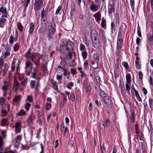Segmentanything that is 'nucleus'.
I'll use <instances>...</instances> for the list:
<instances>
[{
  "instance_id": "1",
  "label": "nucleus",
  "mask_w": 153,
  "mask_h": 153,
  "mask_svg": "<svg viewBox=\"0 0 153 153\" xmlns=\"http://www.w3.org/2000/svg\"><path fill=\"white\" fill-rule=\"evenodd\" d=\"M56 30L55 24L53 23H49L46 31L48 40L51 41L53 39Z\"/></svg>"
},
{
  "instance_id": "2",
  "label": "nucleus",
  "mask_w": 153,
  "mask_h": 153,
  "mask_svg": "<svg viewBox=\"0 0 153 153\" xmlns=\"http://www.w3.org/2000/svg\"><path fill=\"white\" fill-rule=\"evenodd\" d=\"M100 96L102 98L105 103L109 104L111 102V100L105 92L101 90L100 91Z\"/></svg>"
},
{
  "instance_id": "3",
  "label": "nucleus",
  "mask_w": 153,
  "mask_h": 153,
  "mask_svg": "<svg viewBox=\"0 0 153 153\" xmlns=\"http://www.w3.org/2000/svg\"><path fill=\"white\" fill-rule=\"evenodd\" d=\"M44 0H35L34 9L35 11H38L42 6Z\"/></svg>"
},
{
  "instance_id": "4",
  "label": "nucleus",
  "mask_w": 153,
  "mask_h": 153,
  "mask_svg": "<svg viewBox=\"0 0 153 153\" xmlns=\"http://www.w3.org/2000/svg\"><path fill=\"white\" fill-rule=\"evenodd\" d=\"M89 1H91L92 3L90 6V8L91 11L93 12L97 11L99 8L98 5L97 4H95L94 1H91L90 0H89Z\"/></svg>"
},
{
  "instance_id": "5",
  "label": "nucleus",
  "mask_w": 153,
  "mask_h": 153,
  "mask_svg": "<svg viewBox=\"0 0 153 153\" xmlns=\"http://www.w3.org/2000/svg\"><path fill=\"white\" fill-rule=\"evenodd\" d=\"M126 28V26L123 23H122L120 27L118 34L119 36H120L121 35H122V32L123 31L125 32Z\"/></svg>"
},
{
  "instance_id": "6",
  "label": "nucleus",
  "mask_w": 153,
  "mask_h": 153,
  "mask_svg": "<svg viewBox=\"0 0 153 153\" xmlns=\"http://www.w3.org/2000/svg\"><path fill=\"white\" fill-rule=\"evenodd\" d=\"M0 12L2 14L1 16L5 17L6 18H7V12L6 7L2 6L0 8Z\"/></svg>"
},
{
  "instance_id": "7",
  "label": "nucleus",
  "mask_w": 153,
  "mask_h": 153,
  "mask_svg": "<svg viewBox=\"0 0 153 153\" xmlns=\"http://www.w3.org/2000/svg\"><path fill=\"white\" fill-rule=\"evenodd\" d=\"M115 4L113 3L112 4H110L108 5L109 10L108 13L109 14H111L112 12H114L115 11Z\"/></svg>"
},
{
  "instance_id": "8",
  "label": "nucleus",
  "mask_w": 153,
  "mask_h": 153,
  "mask_svg": "<svg viewBox=\"0 0 153 153\" xmlns=\"http://www.w3.org/2000/svg\"><path fill=\"white\" fill-rule=\"evenodd\" d=\"M5 17L1 16L0 18V27L3 28L7 22Z\"/></svg>"
},
{
  "instance_id": "9",
  "label": "nucleus",
  "mask_w": 153,
  "mask_h": 153,
  "mask_svg": "<svg viewBox=\"0 0 153 153\" xmlns=\"http://www.w3.org/2000/svg\"><path fill=\"white\" fill-rule=\"evenodd\" d=\"M93 46L96 49H99L101 47L99 40L92 42Z\"/></svg>"
},
{
  "instance_id": "10",
  "label": "nucleus",
  "mask_w": 153,
  "mask_h": 153,
  "mask_svg": "<svg viewBox=\"0 0 153 153\" xmlns=\"http://www.w3.org/2000/svg\"><path fill=\"white\" fill-rule=\"evenodd\" d=\"M21 123L20 122H17L15 125V127L16 130L15 131L17 133L20 132L21 131Z\"/></svg>"
},
{
  "instance_id": "11",
  "label": "nucleus",
  "mask_w": 153,
  "mask_h": 153,
  "mask_svg": "<svg viewBox=\"0 0 153 153\" xmlns=\"http://www.w3.org/2000/svg\"><path fill=\"white\" fill-rule=\"evenodd\" d=\"M21 96L19 95L15 96L14 98L13 99V102L16 103L19 102L21 101Z\"/></svg>"
},
{
  "instance_id": "12",
  "label": "nucleus",
  "mask_w": 153,
  "mask_h": 153,
  "mask_svg": "<svg viewBox=\"0 0 153 153\" xmlns=\"http://www.w3.org/2000/svg\"><path fill=\"white\" fill-rule=\"evenodd\" d=\"M91 39H93L95 37H98L97 32L95 30H93L91 31Z\"/></svg>"
},
{
  "instance_id": "13",
  "label": "nucleus",
  "mask_w": 153,
  "mask_h": 153,
  "mask_svg": "<svg viewBox=\"0 0 153 153\" xmlns=\"http://www.w3.org/2000/svg\"><path fill=\"white\" fill-rule=\"evenodd\" d=\"M7 48V50L4 52V57L5 58H6L7 57L10 55V48L9 47H6Z\"/></svg>"
},
{
  "instance_id": "14",
  "label": "nucleus",
  "mask_w": 153,
  "mask_h": 153,
  "mask_svg": "<svg viewBox=\"0 0 153 153\" xmlns=\"http://www.w3.org/2000/svg\"><path fill=\"white\" fill-rule=\"evenodd\" d=\"M25 69H27V68L30 67L32 68L33 67V64L29 60L25 62Z\"/></svg>"
},
{
  "instance_id": "15",
  "label": "nucleus",
  "mask_w": 153,
  "mask_h": 153,
  "mask_svg": "<svg viewBox=\"0 0 153 153\" xmlns=\"http://www.w3.org/2000/svg\"><path fill=\"white\" fill-rule=\"evenodd\" d=\"M71 11L70 12L71 16H72L73 14L74 13L75 10V5L74 3L71 4Z\"/></svg>"
},
{
  "instance_id": "16",
  "label": "nucleus",
  "mask_w": 153,
  "mask_h": 153,
  "mask_svg": "<svg viewBox=\"0 0 153 153\" xmlns=\"http://www.w3.org/2000/svg\"><path fill=\"white\" fill-rule=\"evenodd\" d=\"M35 54V53H32L30 55H29L28 56H26V57L30 58L31 61L32 62H34V59L36 58Z\"/></svg>"
},
{
  "instance_id": "17",
  "label": "nucleus",
  "mask_w": 153,
  "mask_h": 153,
  "mask_svg": "<svg viewBox=\"0 0 153 153\" xmlns=\"http://www.w3.org/2000/svg\"><path fill=\"white\" fill-rule=\"evenodd\" d=\"M35 25L33 23H31L30 25V29L29 31L30 34H32L34 30Z\"/></svg>"
},
{
  "instance_id": "18",
  "label": "nucleus",
  "mask_w": 153,
  "mask_h": 153,
  "mask_svg": "<svg viewBox=\"0 0 153 153\" xmlns=\"http://www.w3.org/2000/svg\"><path fill=\"white\" fill-rule=\"evenodd\" d=\"M4 69L3 70V75L6 74L8 69L9 67L7 64L6 63L4 64Z\"/></svg>"
},
{
  "instance_id": "19",
  "label": "nucleus",
  "mask_w": 153,
  "mask_h": 153,
  "mask_svg": "<svg viewBox=\"0 0 153 153\" xmlns=\"http://www.w3.org/2000/svg\"><path fill=\"white\" fill-rule=\"evenodd\" d=\"M19 87V83L18 82H16L13 85V89L15 92H17Z\"/></svg>"
},
{
  "instance_id": "20",
  "label": "nucleus",
  "mask_w": 153,
  "mask_h": 153,
  "mask_svg": "<svg viewBox=\"0 0 153 153\" xmlns=\"http://www.w3.org/2000/svg\"><path fill=\"white\" fill-rule=\"evenodd\" d=\"M94 60L97 62L98 63L99 61V57L97 54H94L93 56Z\"/></svg>"
},
{
  "instance_id": "21",
  "label": "nucleus",
  "mask_w": 153,
  "mask_h": 153,
  "mask_svg": "<svg viewBox=\"0 0 153 153\" xmlns=\"http://www.w3.org/2000/svg\"><path fill=\"white\" fill-rule=\"evenodd\" d=\"M4 84V85L2 88V89L4 92H6L7 91L8 88V83L7 82L5 81Z\"/></svg>"
},
{
  "instance_id": "22",
  "label": "nucleus",
  "mask_w": 153,
  "mask_h": 153,
  "mask_svg": "<svg viewBox=\"0 0 153 153\" xmlns=\"http://www.w3.org/2000/svg\"><path fill=\"white\" fill-rule=\"evenodd\" d=\"M30 0H26L25 2L24 3V8L23 10V11L25 12L26 10V8L27 7L28 4L30 3Z\"/></svg>"
},
{
  "instance_id": "23",
  "label": "nucleus",
  "mask_w": 153,
  "mask_h": 153,
  "mask_svg": "<svg viewBox=\"0 0 153 153\" xmlns=\"http://www.w3.org/2000/svg\"><path fill=\"white\" fill-rule=\"evenodd\" d=\"M25 114V112L23 110H21L19 112L17 113L16 114L17 116H23Z\"/></svg>"
},
{
  "instance_id": "24",
  "label": "nucleus",
  "mask_w": 153,
  "mask_h": 153,
  "mask_svg": "<svg viewBox=\"0 0 153 153\" xmlns=\"http://www.w3.org/2000/svg\"><path fill=\"white\" fill-rule=\"evenodd\" d=\"M47 12L44 10V9H43L41 13V17L42 19L45 18L46 17Z\"/></svg>"
},
{
  "instance_id": "25",
  "label": "nucleus",
  "mask_w": 153,
  "mask_h": 153,
  "mask_svg": "<svg viewBox=\"0 0 153 153\" xmlns=\"http://www.w3.org/2000/svg\"><path fill=\"white\" fill-rule=\"evenodd\" d=\"M149 106L152 110H153V99L150 98L149 100Z\"/></svg>"
},
{
  "instance_id": "26",
  "label": "nucleus",
  "mask_w": 153,
  "mask_h": 153,
  "mask_svg": "<svg viewBox=\"0 0 153 153\" xmlns=\"http://www.w3.org/2000/svg\"><path fill=\"white\" fill-rule=\"evenodd\" d=\"M94 16L97 22H99L101 20L100 15H99L98 13H96Z\"/></svg>"
},
{
  "instance_id": "27",
  "label": "nucleus",
  "mask_w": 153,
  "mask_h": 153,
  "mask_svg": "<svg viewBox=\"0 0 153 153\" xmlns=\"http://www.w3.org/2000/svg\"><path fill=\"white\" fill-rule=\"evenodd\" d=\"M148 39L149 41H151L153 40V32L150 33L148 36Z\"/></svg>"
},
{
  "instance_id": "28",
  "label": "nucleus",
  "mask_w": 153,
  "mask_h": 153,
  "mask_svg": "<svg viewBox=\"0 0 153 153\" xmlns=\"http://www.w3.org/2000/svg\"><path fill=\"white\" fill-rule=\"evenodd\" d=\"M122 44L120 43V44L117 43V52H120L121 49L122 48Z\"/></svg>"
},
{
  "instance_id": "29",
  "label": "nucleus",
  "mask_w": 153,
  "mask_h": 153,
  "mask_svg": "<svg viewBox=\"0 0 153 153\" xmlns=\"http://www.w3.org/2000/svg\"><path fill=\"white\" fill-rule=\"evenodd\" d=\"M131 75L130 74L126 75V82L127 83H130L131 82Z\"/></svg>"
},
{
  "instance_id": "30",
  "label": "nucleus",
  "mask_w": 153,
  "mask_h": 153,
  "mask_svg": "<svg viewBox=\"0 0 153 153\" xmlns=\"http://www.w3.org/2000/svg\"><path fill=\"white\" fill-rule=\"evenodd\" d=\"M19 45L18 43H16L15 44L13 47V50L15 51H17L19 50Z\"/></svg>"
},
{
  "instance_id": "31",
  "label": "nucleus",
  "mask_w": 153,
  "mask_h": 153,
  "mask_svg": "<svg viewBox=\"0 0 153 153\" xmlns=\"http://www.w3.org/2000/svg\"><path fill=\"white\" fill-rule=\"evenodd\" d=\"M27 121L28 124L31 125L33 123V118L31 116H30L29 117L27 120Z\"/></svg>"
},
{
  "instance_id": "32",
  "label": "nucleus",
  "mask_w": 153,
  "mask_h": 153,
  "mask_svg": "<svg viewBox=\"0 0 153 153\" xmlns=\"http://www.w3.org/2000/svg\"><path fill=\"white\" fill-rule=\"evenodd\" d=\"M18 29L21 32H22L23 30V27L21 24L18 23L17 25Z\"/></svg>"
},
{
  "instance_id": "33",
  "label": "nucleus",
  "mask_w": 153,
  "mask_h": 153,
  "mask_svg": "<svg viewBox=\"0 0 153 153\" xmlns=\"http://www.w3.org/2000/svg\"><path fill=\"white\" fill-rule=\"evenodd\" d=\"M63 71L64 72V75L65 76L67 75L68 76L70 74V72L67 70L65 69H63Z\"/></svg>"
},
{
  "instance_id": "34",
  "label": "nucleus",
  "mask_w": 153,
  "mask_h": 153,
  "mask_svg": "<svg viewBox=\"0 0 153 153\" xmlns=\"http://www.w3.org/2000/svg\"><path fill=\"white\" fill-rule=\"evenodd\" d=\"M82 56L84 59H85L87 57V53L86 51H84L82 53Z\"/></svg>"
},
{
  "instance_id": "35",
  "label": "nucleus",
  "mask_w": 153,
  "mask_h": 153,
  "mask_svg": "<svg viewBox=\"0 0 153 153\" xmlns=\"http://www.w3.org/2000/svg\"><path fill=\"white\" fill-rule=\"evenodd\" d=\"M121 36L122 35H121L120 36H119V34H118V38H117V42H118V43L120 44V43H121V44H122V43L123 42V40L121 38Z\"/></svg>"
},
{
  "instance_id": "36",
  "label": "nucleus",
  "mask_w": 153,
  "mask_h": 153,
  "mask_svg": "<svg viewBox=\"0 0 153 153\" xmlns=\"http://www.w3.org/2000/svg\"><path fill=\"white\" fill-rule=\"evenodd\" d=\"M84 68L85 69L87 70L89 68V65L88 62L87 60H85L84 63Z\"/></svg>"
},
{
  "instance_id": "37",
  "label": "nucleus",
  "mask_w": 153,
  "mask_h": 153,
  "mask_svg": "<svg viewBox=\"0 0 153 153\" xmlns=\"http://www.w3.org/2000/svg\"><path fill=\"white\" fill-rule=\"evenodd\" d=\"M72 53L71 51H69L67 54V56H68V58L69 59L71 60L72 59Z\"/></svg>"
},
{
  "instance_id": "38",
  "label": "nucleus",
  "mask_w": 153,
  "mask_h": 153,
  "mask_svg": "<svg viewBox=\"0 0 153 153\" xmlns=\"http://www.w3.org/2000/svg\"><path fill=\"white\" fill-rule=\"evenodd\" d=\"M14 40V38L12 35H11L10 37V39L9 40V42L10 43L12 44L13 43Z\"/></svg>"
},
{
  "instance_id": "39",
  "label": "nucleus",
  "mask_w": 153,
  "mask_h": 153,
  "mask_svg": "<svg viewBox=\"0 0 153 153\" xmlns=\"http://www.w3.org/2000/svg\"><path fill=\"white\" fill-rule=\"evenodd\" d=\"M4 61L3 60V58L1 57L0 58V69L2 68L4 65Z\"/></svg>"
},
{
  "instance_id": "40",
  "label": "nucleus",
  "mask_w": 153,
  "mask_h": 153,
  "mask_svg": "<svg viewBox=\"0 0 153 153\" xmlns=\"http://www.w3.org/2000/svg\"><path fill=\"white\" fill-rule=\"evenodd\" d=\"M130 4L132 10L134 9V0H130Z\"/></svg>"
},
{
  "instance_id": "41",
  "label": "nucleus",
  "mask_w": 153,
  "mask_h": 153,
  "mask_svg": "<svg viewBox=\"0 0 153 153\" xmlns=\"http://www.w3.org/2000/svg\"><path fill=\"white\" fill-rule=\"evenodd\" d=\"M30 104L28 103H27L25 105V108L26 110L28 111L29 110L30 108Z\"/></svg>"
},
{
  "instance_id": "42",
  "label": "nucleus",
  "mask_w": 153,
  "mask_h": 153,
  "mask_svg": "<svg viewBox=\"0 0 153 153\" xmlns=\"http://www.w3.org/2000/svg\"><path fill=\"white\" fill-rule=\"evenodd\" d=\"M27 99L28 102H32L33 100V97L31 95L27 96Z\"/></svg>"
},
{
  "instance_id": "43",
  "label": "nucleus",
  "mask_w": 153,
  "mask_h": 153,
  "mask_svg": "<svg viewBox=\"0 0 153 153\" xmlns=\"http://www.w3.org/2000/svg\"><path fill=\"white\" fill-rule=\"evenodd\" d=\"M126 91L128 92L129 93H130V88L129 86L128 83H126Z\"/></svg>"
},
{
  "instance_id": "44",
  "label": "nucleus",
  "mask_w": 153,
  "mask_h": 153,
  "mask_svg": "<svg viewBox=\"0 0 153 153\" xmlns=\"http://www.w3.org/2000/svg\"><path fill=\"white\" fill-rule=\"evenodd\" d=\"M35 82L34 80H31L30 83V85L31 88H33L35 87Z\"/></svg>"
},
{
  "instance_id": "45",
  "label": "nucleus",
  "mask_w": 153,
  "mask_h": 153,
  "mask_svg": "<svg viewBox=\"0 0 153 153\" xmlns=\"http://www.w3.org/2000/svg\"><path fill=\"white\" fill-rule=\"evenodd\" d=\"M67 45V42L65 41H62V42L60 43V46L63 47L65 46H66Z\"/></svg>"
},
{
  "instance_id": "46",
  "label": "nucleus",
  "mask_w": 153,
  "mask_h": 153,
  "mask_svg": "<svg viewBox=\"0 0 153 153\" xmlns=\"http://www.w3.org/2000/svg\"><path fill=\"white\" fill-rule=\"evenodd\" d=\"M80 49L81 51H85L86 48L85 46L82 44L80 45Z\"/></svg>"
},
{
  "instance_id": "47",
  "label": "nucleus",
  "mask_w": 153,
  "mask_h": 153,
  "mask_svg": "<svg viewBox=\"0 0 153 153\" xmlns=\"http://www.w3.org/2000/svg\"><path fill=\"white\" fill-rule=\"evenodd\" d=\"M122 65L126 69H128L129 68V66L127 62H123L122 63Z\"/></svg>"
},
{
  "instance_id": "48",
  "label": "nucleus",
  "mask_w": 153,
  "mask_h": 153,
  "mask_svg": "<svg viewBox=\"0 0 153 153\" xmlns=\"http://www.w3.org/2000/svg\"><path fill=\"white\" fill-rule=\"evenodd\" d=\"M137 32L138 36L140 37H141L142 35L140 31V28L139 26L137 27Z\"/></svg>"
},
{
  "instance_id": "49",
  "label": "nucleus",
  "mask_w": 153,
  "mask_h": 153,
  "mask_svg": "<svg viewBox=\"0 0 153 153\" xmlns=\"http://www.w3.org/2000/svg\"><path fill=\"white\" fill-rule=\"evenodd\" d=\"M95 77L97 82L98 83H99L101 80L100 77L97 75H95Z\"/></svg>"
},
{
  "instance_id": "50",
  "label": "nucleus",
  "mask_w": 153,
  "mask_h": 153,
  "mask_svg": "<svg viewBox=\"0 0 153 153\" xmlns=\"http://www.w3.org/2000/svg\"><path fill=\"white\" fill-rule=\"evenodd\" d=\"M73 86V83L72 82H70L68 83V89L71 90V87H72Z\"/></svg>"
},
{
  "instance_id": "51",
  "label": "nucleus",
  "mask_w": 153,
  "mask_h": 153,
  "mask_svg": "<svg viewBox=\"0 0 153 153\" xmlns=\"http://www.w3.org/2000/svg\"><path fill=\"white\" fill-rule=\"evenodd\" d=\"M51 107V105L49 103H46L45 106V108L46 110H50Z\"/></svg>"
},
{
  "instance_id": "52",
  "label": "nucleus",
  "mask_w": 153,
  "mask_h": 153,
  "mask_svg": "<svg viewBox=\"0 0 153 153\" xmlns=\"http://www.w3.org/2000/svg\"><path fill=\"white\" fill-rule=\"evenodd\" d=\"M27 79H24L22 81V82L21 85L23 86L27 84Z\"/></svg>"
},
{
  "instance_id": "53",
  "label": "nucleus",
  "mask_w": 153,
  "mask_h": 153,
  "mask_svg": "<svg viewBox=\"0 0 153 153\" xmlns=\"http://www.w3.org/2000/svg\"><path fill=\"white\" fill-rule=\"evenodd\" d=\"M136 63V67L137 69H139L141 67V65L140 64L139 62H135Z\"/></svg>"
},
{
  "instance_id": "54",
  "label": "nucleus",
  "mask_w": 153,
  "mask_h": 153,
  "mask_svg": "<svg viewBox=\"0 0 153 153\" xmlns=\"http://www.w3.org/2000/svg\"><path fill=\"white\" fill-rule=\"evenodd\" d=\"M111 32L112 33H113V29H114L115 27V25L114 24L113 22H112L111 24Z\"/></svg>"
},
{
  "instance_id": "55",
  "label": "nucleus",
  "mask_w": 153,
  "mask_h": 153,
  "mask_svg": "<svg viewBox=\"0 0 153 153\" xmlns=\"http://www.w3.org/2000/svg\"><path fill=\"white\" fill-rule=\"evenodd\" d=\"M5 100L4 98H1L0 100V104L2 106L4 104Z\"/></svg>"
},
{
  "instance_id": "56",
  "label": "nucleus",
  "mask_w": 153,
  "mask_h": 153,
  "mask_svg": "<svg viewBox=\"0 0 153 153\" xmlns=\"http://www.w3.org/2000/svg\"><path fill=\"white\" fill-rule=\"evenodd\" d=\"M21 140V137L18 136H17L16 139L14 140V141L16 143H18V141H20Z\"/></svg>"
},
{
  "instance_id": "57",
  "label": "nucleus",
  "mask_w": 153,
  "mask_h": 153,
  "mask_svg": "<svg viewBox=\"0 0 153 153\" xmlns=\"http://www.w3.org/2000/svg\"><path fill=\"white\" fill-rule=\"evenodd\" d=\"M25 74L27 76H30V74L32 72L31 70H30L29 71H27V69H25Z\"/></svg>"
},
{
  "instance_id": "58",
  "label": "nucleus",
  "mask_w": 153,
  "mask_h": 153,
  "mask_svg": "<svg viewBox=\"0 0 153 153\" xmlns=\"http://www.w3.org/2000/svg\"><path fill=\"white\" fill-rule=\"evenodd\" d=\"M131 115H134L135 112L133 108L131 107L130 108Z\"/></svg>"
},
{
  "instance_id": "59",
  "label": "nucleus",
  "mask_w": 153,
  "mask_h": 153,
  "mask_svg": "<svg viewBox=\"0 0 153 153\" xmlns=\"http://www.w3.org/2000/svg\"><path fill=\"white\" fill-rule=\"evenodd\" d=\"M71 71L72 74L73 75L76 74V72L75 69H71Z\"/></svg>"
},
{
  "instance_id": "60",
  "label": "nucleus",
  "mask_w": 153,
  "mask_h": 153,
  "mask_svg": "<svg viewBox=\"0 0 153 153\" xmlns=\"http://www.w3.org/2000/svg\"><path fill=\"white\" fill-rule=\"evenodd\" d=\"M88 79L86 77H85V80L84 81V85H85L86 87L87 86V85H88Z\"/></svg>"
},
{
  "instance_id": "61",
  "label": "nucleus",
  "mask_w": 153,
  "mask_h": 153,
  "mask_svg": "<svg viewBox=\"0 0 153 153\" xmlns=\"http://www.w3.org/2000/svg\"><path fill=\"white\" fill-rule=\"evenodd\" d=\"M139 78L140 79H142L143 77V74L141 71L139 72Z\"/></svg>"
},
{
  "instance_id": "62",
  "label": "nucleus",
  "mask_w": 153,
  "mask_h": 153,
  "mask_svg": "<svg viewBox=\"0 0 153 153\" xmlns=\"http://www.w3.org/2000/svg\"><path fill=\"white\" fill-rule=\"evenodd\" d=\"M105 22H106V21H105V20H104V19L102 20V22L101 25L102 27H104L105 26Z\"/></svg>"
},
{
  "instance_id": "63",
  "label": "nucleus",
  "mask_w": 153,
  "mask_h": 153,
  "mask_svg": "<svg viewBox=\"0 0 153 153\" xmlns=\"http://www.w3.org/2000/svg\"><path fill=\"white\" fill-rule=\"evenodd\" d=\"M31 49H28L27 52L26 53V56H28L29 55L31 54Z\"/></svg>"
},
{
  "instance_id": "64",
  "label": "nucleus",
  "mask_w": 153,
  "mask_h": 153,
  "mask_svg": "<svg viewBox=\"0 0 153 153\" xmlns=\"http://www.w3.org/2000/svg\"><path fill=\"white\" fill-rule=\"evenodd\" d=\"M91 87L90 85H88L86 88V91L89 92L91 91Z\"/></svg>"
}]
</instances>
